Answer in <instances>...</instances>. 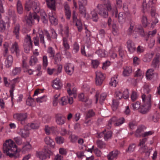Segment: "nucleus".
<instances>
[{
  "instance_id": "obj_1",
  "label": "nucleus",
  "mask_w": 160,
  "mask_h": 160,
  "mask_svg": "<svg viewBox=\"0 0 160 160\" xmlns=\"http://www.w3.org/2000/svg\"><path fill=\"white\" fill-rule=\"evenodd\" d=\"M3 150L4 153L10 157H15L16 152L20 151L17 149L15 142L11 139L6 141L3 144Z\"/></svg>"
},
{
  "instance_id": "obj_2",
  "label": "nucleus",
  "mask_w": 160,
  "mask_h": 160,
  "mask_svg": "<svg viewBox=\"0 0 160 160\" xmlns=\"http://www.w3.org/2000/svg\"><path fill=\"white\" fill-rule=\"evenodd\" d=\"M142 97L145 104L141 106L139 112L142 114H145L148 112L151 108V96H150L148 98H146L145 95L144 94L142 95Z\"/></svg>"
},
{
  "instance_id": "obj_3",
  "label": "nucleus",
  "mask_w": 160,
  "mask_h": 160,
  "mask_svg": "<svg viewBox=\"0 0 160 160\" xmlns=\"http://www.w3.org/2000/svg\"><path fill=\"white\" fill-rule=\"evenodd\" d=\"M25 9L27 11H29L32 9L35 13L39 12L40 9L39 3L37 1L29 0L26 2Z\"/></svg>"
},
{
  "instance_id": "obj_4",
  "label": "nucleus",
  "mask_w": 160,
  "mask_h": 160,
  "mask_svg": "<svg viewBox=\"0 0 160 160\" xmlns=\"http://www.w3.org/2000/svg\"><path fill=\"white\" fill-rule=\"evenodd\" d=\"M65 36H63L62 38V45L65 50H68L70 48V46L68 42V39H71V37H69L68 27L66 26L65 27L64 31Z\"/></svg>"
},
{
  "instance_id": "obj_5",
  "label": "nucleus",
  "mask_w": 160,
  "mask_h": 160,
  "mask_svg": "<svg viewBox=\"0 0 160 160\" xmlns=\"http://www.w3.org/2000/svg\"><path fill=\"white\" fill-rule=\"evenodd\" d=\"M107 3L104 4L103 5V7L105 9H107L106 10L108 12H110L112 13L116 18H117L118 16V11L117 8L116 7H112L111 4L109 0H106Z\"/></svg>"
},
{
  "instance_id": "obj_6",
  "label": "nucleus",
  "mask_w": 160,
  "mask_h": 160,
  "mask_svg": "<svg viewBox=\"0 0 160 160\" xmlns=\"http://www.w3.org/2000/svg\"><path fill=\"white\" fill-rule=\"evenodd\" d=\"M38 34L40 43L44 45L45 47L46 45L44 41V35L46 37L48 40L50 41L51 40V38L49 33L46 30H44L43 32L41 30L39 31Z\"/></svg>"
},
{
  "instance_id": "obj_7",
  "label": "nucleus",
  "mask_w": 160,
  "mask_h": 160,
  "mask_svg": "<svg viewBox=\"0 0 160 160\" xmlns=\"http://www.w3.org/2000/svg\"><path fill=\"white\" fill-rule=\"evenodd\" d=\"M14 118L19 122L22 125L26 123V121L27 118V115L26 113H16L13 116Z\"/></svg>"
},
{
  "instance_id": "obj_8",
  "label": "nucleus",
  "mask_w": 160,
  "mask_h": 160,
  "mask_svg": "<svg viewBox=\"0 0 160 160\" xmlns=\"http://www.w3.org/2000/svg\"><path fill=\"white\" fill-rule=\"evenodd\" d=\"M23 46L25 52L28 53L32 47V42L30 35H27L25 37Z\"/></svg>"
},
{
  "instance_id": "obj_9",
  "label": "nucleus",
  "mask_w": 160,
  "mask_h": 160,
  "mask_svg": "<svg viewBox=\"0 0 160 160\" xmlns=\"http://www.w3.org/2000/svg\"><path fill=\"white\" fill-rule=\"evenodd\" d=\"M49 152V151L45 149L40 151L37 152L36 155L40 159L45 160L47 158H50V155Z\"/></svg>"
},
{
  "instance_id": "obj_10",
  "label": "nucleus",
  "mask_w": 160,
  "mask_h": 160,
  "mask_svg": "<svg viewBox=\"0 0 160 160\" xmlns=\"http://www.w3.org/2000/svg\"><path fill=\"white\" fill-rule=\"evenodd\" d=\"M105 77L101 72L97 71L96 72V83L97 85H101L105 79Z\"/></svg>"
},
{
  "instance_id": "obj_11",
  "label": "nucleus",
  "mask_w": 160,
  "mask_h": 160,
  "mask_svg": "<svg viewBox=\"0 0 160 160\" xmlns=\"http://www.w3.org/2000/svg\"><path fill=\"white\" fill-rule=\"evenodd\" d=\"M97 8H98V12L99 15L105 18L108 16V12L106 9H105L103 5L98 4L97 6Z\"/></svg>"
},
{
  "instance_id": "obj_12",
  "label": "nucleus",
  "mask_w": 160,
  "mask_h": 160,
  "mask_svg": "<svg viewBox=\"0 0 160 160\" xmlns=\"http://www.w3.org/2000/svg\"><path fill=\"white\" fill-rule=\"evenodd\" d=\"M73 102V98L72 97H63L60 99L59 103L62 106H64L69 103L72 104Z\"/></svg>"
},
{
  "instance_id": "obj_13",
  "label": "nucleus",
  "mask_w": 160,
  "mask_h": 160,
  "mask_svg": "<svg viewBox=\"0 0 160 160\" xmlns=\"http://www.w3.org/2000/svg\"><path fill=\"white\" fill-rule=\"evenodd\" d=\"M52 10L51 12L49 13V20L51 23L53 25H56L58 24V20L56 18L55 10Z\"/></svg>"
},
{
  "instance_id": "obj_14",
  "label": "nucleus",
  "mask_w": 160,
  "mask_h": 160,
  "mask_svg": "<svg viewBox=\"0 0 160 160\" xmlns=\"http://www.w3.org/2000/svg\"><path fill=\"white\" fill-rule=\"evenodd\" d=\"M19 81L18 78H16L10 81L11 87L10 90L9 91L10 93V96L11 97L12 99L13 97V92L14 90V88L15 87V84L18 83Z\"/></svg>"
},
{
  "instance_id": "obj_15",
  "label": "nucleus",
  "mask_w": 160,
  "mask_h": 160,
  "mask_svg": "<svg viewBox=\"0 0 160 160\" xmlns=\"http://www.w3.org/2000/svg\"><path fill=\"white\" fill-rule=\"evenodd\" d=\"M27 127V126H25L24 128H20L17 130V133L20 135L22 138H26L29 136V131L25 129Z\"/></svg>"
},
{
  "instance_id": "obj_16",
  "label": "nucleus",
  "mask_w": 160,
  "mask_h": 160,
  "mask_svg": "<svg viewBox=\"0 0 160 160\" xmlns=\"http://www.w3.org/2000/svg\"><path fill=\"white\" fill-rule=\"evenodd\" d=\"M74 68V65L71 63H66L64 66L66 72L70 75H71L73 73Z\"/></svg>"
},
{
  "instance_id": "obj_17",
  "label": "nucleus",
  "mask_w": 160,
  "mask_h": 160,
  "mask_svg": "<svg viewBox=\"0 0 160 160\" xmlns=\"http://www.w3.org/2000/svg\"><path fill=\"white\" fill-rule=\"evenodd\" d=\"M55 121L56 123L59 125H62L65 123V118L59 114L56 115Z\"/></svg>"
},
{
  "instance_id": "obj_18",
  "label": "nucleus",
  "mask_w": 160,
  "mask_h": 160,
  "mask_svg": "<svg viewBox=\"0 0 160 160\" xmlns=\"http://www.w3.org/2000/svg\"><path fill=\"white\" fill-rule=\"evenodd\" d=\"M10 50L12 53H16V55L18 56L20 55V50L18 43L15 42L13 44L10 48Z\"/></svg>"
},
{
  "instance_id": "obj_19",
  "label": "nucleus",
  "mask_w": 160,
  "mask_h": 160,
  "mask_svg": "<svg viewBox=\"0 0 160 160\" xmlns=\"http://www.w3.org/2000/svg\"><path fill=\"white\" fill-rule=\"evenodd\" d=\"M127 47L129 51L131 53H133L135 51L136 47L134 43L132 41L128 40L127 42Z\"/></svg>"
},
{
  "instance_id": "obj_20",
  "label": "nucleus",
  "mask_w": 160,
  "mask_h": 160,
  "mask_svg": "<svg viewBox=\"0 0 160 160\" xmlns=\"http://www.w3.org/2000/svg\"><path fill=\"white\" fill-rule=\"evenodd\" d=\"M119 153V152L117 150L112 151L107 156L108 160H113L116 158Z\"/></svg>"
},
{
  "instance_id": "obj_21",
  "label": "nucleus",
  "mask_w": 160,
  "mask_h": 160,
  "mask_svg": "<svg viewBox=\"0 0 160 160\" xmlns=\"http://www.w3.org/2000/svg\"><path fill=\"white\" fill-rule=\"evenodd\" d=\"M13 61L12 56L11 55H9L6 57L5 62V66L7 68H9L12 64Z\"/></svg>"
},
{
  "instance_id": "obj_22",
  "label": "nucleus",
  "mask_w": 160,
  "mask_h": 160,
  "mask_svg": "<svg viewBox=\"0 0 160 160\" xmlns=\"http://www.w3.org/2000/svg\"><path fill=\"white\" fill-rule=\"evenodd\" d=\"M44 140L45 143L46 144L49 145L51 148H53L54 147L55 142L52 139H51L50 137H47L45 138Z\"/></svg>"
},
{
  "instance_id": "obj_23",
  "label": "nucleus",
  "mask_w": 160,
  "mask_h": 160,
  "mask_svg": "<svg viewBox=\"0 0 160 160\" xmlns=\"http://www.w3.org/2000/svg\"><path fill=\"white\" fill-rule=\"evenodd\" d=\"M64 7L65 9V12L67 18L69 19L71 16V11L68 5L66 3H64Z\"/></svg>"
},
{
  "instance_id": "obj_24",
  "label": "nucleus",
  "mask_w": 160,
  "mask_h": 160,
  "mask_svg": "<svg viewBox=\"0 0 160 160\" xmlns=\"http://www.w3.org/2000/svg\"><path fill=\"white\" fill-rule=\"evenodd\" d=\"M154 53L152 52H149L146 54L143 58V60L145 62H149L152 58Z\"/></svg>"
},
{
  "instance_id": "obj_25",
  "label": "nucleus",
  "mask_w": 160,
  "mask_h": 160,
  "mask_svg": "<svg viewBox=\"0 0 160 160\" xmlns=\"http://www.w3.org/2000/svg\"><path fill=\"white\" fill-rule=\"evenodd\" d=\"M48 7L51 10L55 9V0H46Z\"/></svg>"
},
{
  "instance_id": "obj_26",
  "label": "nucleus",
  "mask_w": 160,
  "mask_h": 160,
  "mask_svg": "<svg viewBox=\"0 0 160 160\" xmlns=\"http://www.w3.org/2000/svg\"><path fill=\"white\" fill-rule=\"evenodd\" d=\"M47 52L49 55L50 58H53L55 55V50L52 47H49L47 49Z\"/></svg>"
},
{
  "instance_id": "obj_27",
  "label": "nucleus",
  "mask_w": 160,
  "mask_h": 160,
  "mask_svg": "<svg viewBox=\"0 0 160 160\" xmlns=\"http://www.w3.org/2000/svg\"><path fill=\"white\" fill-rule=\"evenodd\" d=\"M20 25L18 24L16 25L13 31V33L15 36L16 38L19 39V38Z\"/></svg>"
},
{
  "instance_id": "obj_28",
  "label": "nucleus",
  "mask_w": 160,
  "mask_h": 160,
  "mask_svg": "<svg viewBox=\"0 0 160 160\" xmlns=\"http://www.w3.org/2000/svg\"><path fill=\"white\" fill-rule=\"evenodd\" d=\"M52 87L56 89H59L61 87L60 82V79L58 78H56L53 81L52 84Z\"/></svg>"
},
{
  "instance_id": "obj_29",
  "label": "nucleus",
  "mask_w": 160,
  "mask_h": 160,
  "mask_svg": "<svg viewBox=\"0 0 160 160\" xmlns=\"http://www.w3.org/2000/svg\"><path fill=\"white\" fill-rule=\"evenodd\" d=\"M154 70L152 69H148L146 73V77L148 79L150 80L153 78L154 76Z\"/></svg>"
},
{
  "instance_id": "obj_30",
  "label": "nucleus",
  "mask_w": 160,
  "mask_h": 160,
  "mask_svg": "<svg viewBox=\"0 0 160 160\" xmlns=\"http://www.w3.org/2000/svg\"><path fill=\"white\" fill-rule=\"evenodd\" d=\"M105 132V130L104 131L103 138L105 141H107L111 138L112 133L110 131H108L106 132Z\"/></svg>"
},
{
  "instance_id": "obj_31",
  "label": "nucleus",
  "mask_w": 160,
  "mask_h": 160,
  "mask_svg": "<svg viewBox=\"0 0 160 160\" xmlns=\"http://www.w3.org/2000/svg\"><path fill=\"white\" fill-rule=\"evenodd\" d=\"M8 14L9 16V18L13 21L14 23L16 21V15L15 11L13 10H9L8 11Z\"/></svg>"
},
{
  "instance_id": "obj_32",
  "label": "nucleus",
  "mask_w": 160,
  "mask_h": 160,
  "mask_svg": "<svg viewBox=\"0 0 160 160\" xmlns=\"http://www.w3.org/2000/svg\"><path fill=\"white\" fill-rule=\"evenodd\" d=\"M141 106L140 103L137 101L131 104V108L134 110H138L139 111Z\"/></svg>"
},
{
  "instance_id": "obj_33",
  "label": "nucleus",
  "mask_w": 160,
  "mask_h": 160,
  "mask_svg": "<svg viewBox=\"0 0 160 160\" xmlns=\"http://www.w3.org/2000/svg\"><path fill=\"white\" fill-rule=\"evenodd\" d=\"M160 57V54L158 53H157L156 54L153 60V61L152 62V65H154L155 66H154V67L155 68L156 67V66H157Z\"/></svg>"
},
{
  "instance_id": "obj_34",
  "label": "nucleus",
  "mask_w": 160,
  "mask_h": 160,
  "mask_svg": "<svg viewBox=\"0 0 160 160\" xmlns=\"http://www.w3.org/2000/svg\"><path fill=\"white\" fill-rule=\"evenodd\" d=\"M97 145L100 149L104 148L106 147V144L102 140H98L96 141Z\"/></svg>"
},
{
  "instance_id": "obj_35",
  "label": "nucleus",
  "mask_w": 160,
  "mask_h": 160,
  "mask_svg": "<svg viewBox=\"0 0 160 160\" xmlns=\"http://www.w3.org/2000/svg\"><path fill=\"white\" fill-rule=\"evenodd\" d=\"M132 72V69L131 67H126L123 71V75L124 76H128Z\"/></svg>"
},
{
  "instance_id": "obj_36",
  "label": "nucleus",
  "mask_w": 160,
  "mask_h": 160,
  "mask_svg": "<svg viewBox=\"0 0 160 160\" xmlns=\"http://www.w3.org/2000/svg\"><path fill=\"white\" fill-rule=\"evenodd\" d=\"M84 5L82 4H79V11L80 13L82 15V16L85 17L86 13V10Z\"/></svg>"
},
{
  "instance_id": "obj_37",
  "label": "nucleus",
  "mask_w": 160,
  "mask_h": 160,
  "mask_svg": "<svg viewBox=\"0 0 160 160\" xmlns=\"http://www.w3.org/2000/svg\"><path fill=\"white\" fill-rule=\"evenodd\" d=\"M17 10L18 13L22 14L23 12L22 7L20 0H18L17 4Z\"/></svg>"
},
{
  "instance_id": "obj_38",
  "label": "nucleus",
  "mask_w": 160,
  "mask_h": 160,
  "mask_svg": "<svg viewBox=\"0 0 160 160\" xmlns=\"http://www.w3.org/2000/svg\"><path fill=\"white\" fill-rule=\"evenodd\" d=\"M135 30H136V29L135 27V24L131 23L130 27L127 31V33L129 35H131L133 33Z\"/></svg>"
},
{
  "instance_id": "obj_39",
  "label": "nucleus",
  "mask_w": 160,
  "mask_h": 160,
  "mask_svg": "<svg viewBox=\"0 0 160 160\" xmlns=\"http://www.w3.org/2000/svg\"><path fill=\"white\" fill-rule=\"evenodd\" d=\"M143 92L144 93L143 95H144L145 96L146 98H148L149 96H150L151 97L150 95H149L147 97L146 96V95L145 94H148V93L150 91V89L149 88V86L147 84H145L142 90Z\"/></svg>"
},
{
  "instance_id": "obj_40",
  "label": "nucleus",
  "mask_w": 160,
  "mask_h": 160,
  "mask_svg": "<svg viewBox=\"0 0 160 160\" xmlns=\"http://www.w3.org/2000/svg\"><path fill=\"white\" fill-rule=\"evenodd\" d=\"M26 23L28 25H31L32 22V17L31 12H30L28 14V17L25 19Z\"/></svg>"
},
{
  "instance_id": "obj_41",
  "label": "nucleus",
  "mask_w": 160,
  "mask_h": 160,
  "mask_svg": "<svg viewBox=\"0 0 160 160\" xmlns=\"http://www.w3.org/2000/svg\"><path fill=\"white\" fill-rule=\"evenodd\" d=\"M31 148V145L29 143L27 142L23 146L22 148V151L23 152L28 151L30 150Z\"/></svg>"
},
{
  "instance_id": "obj_42",
  "label": "nucleus",
  "mask_w": 160,
  "mask_h": 160,
  "mask_svg": "<svg viewBox=\"0 0 160 160\" xmlns=\"http://www.w3.org/2000/svg\"><path fill=\"white\" fill-rule=\"evenodd\" d=\"M38 61L37 58L34 56H32L31 57L30 59L29 64L31 66L34 65Z\"/></svg>"
},
{
  "instance_id": "obj_43",
  "label": "nucleus",
  "mask_w": 160,
  "mask_h": 160,
  "mask_svg": "<svg viewBox=\"0 0 160 160\" xmlns=\"http://www.w3.org/2000/svg\"><path fill=\"white\" fill-rule=\"evenodd\" d=\"M96 53L100 57H105L106 56L105 51L104 50H98L96 52Z\"/></svg>"
},
{
  "instance_id": "obj_44",
  "label": "nucleus",
  "mask_w": 160,
  "mask_h": 160,
  "mask_svg": "<svg viewBox=\"0 0 160 160\" xmlns=\"http://www.w3.org/2000/svg\"><path fill=\"white\" fill-rule=\"evenodd\" d=\"M21 71V69L20 67H16L12 69V74L13 76H15L20 74Z\"/></svg>"
},
{
  "instance_id": "obj_45",
  "label": "nucleus",
  "mask_w": 160,
  "mask_h": 160,
  "mask_svg": "<svg viewBox=\"0 0 160 160\" xmlns=\"http://www.w3.org/2000/svg\"><path fill=\"white\" fill-rule=\"evenodd\" d=\"M142 23L143 26L144 27H147L149 24L148 21V19L145 16H143L142 19Z\"/></svg>"
},
{
  "instance_id": "obj_46",
  "label": "nucleus",
  "mask_w": 160,
  "mask_h": 160,
  "mask_svg": "<svg viewBox=\"0 0 160 160\" xmlns=\"http://www.w3.org/2000/svg\"><path fill=\"white\" fill-rule=\"evenodd\" d=\"M39 122H34L31 124H28L27 126H30L31 129H38L39 126Z\"/></svg>"
},
{
  "instance_id": "obj_47",
  "label": "nucleus",
  "mask_w": 160,
  "mask_h": 160,
  "mask_svg": "<svg viewBox=\"0 0 160 160\" xmlns=\"http://www.w3.org/2000/svg\"><path fill=\"white\" fill-rule=\"evenodd\" d=\"M95 115V113L92 110H90L88 111L87 113L85 119H87L88 118L94 116Z\"/></svg>"
},
{
  "instance_id": "obj_48",
  "label": "nucleus",
  "mask_w": 160,
  "mask_h": 160,
  "mask_svg": "<svg viewBox=\"0 0 160 160\" xmlns=\"http://www.w3.org/2000/svg\"><path fill=\"white\" fill-rule=\"evenodd\" d=\"M79 46L76 42H75L72 46V52L74 53H77L79 50Z\"/></svg>"
},
{
  "instance_id": "obj_49",
  "label": "nucleus",
  "mask_w": 160,
  "mask_h": 160,
  "mask_svg": "<svg viewBox=\"0 0 160 160\" xmlns=\"http://www.w3.org/2000/svg\"><path fill=\"white\" fill-rule=\"evenodd\" d=\"M42 65L43 67L46 68L48 65V57L46 55H44L42 57Z\"/></svg>"
},
{
  "instance_id": "obj_50",
  "label": "nucleus",
  "mask_w": 160,
  "mask_h": 160,
  "mask_svg": "<svg viewBox=\"0 0 160 160\" xmlns=\"http://www.w3.org/2000/svg\"><path fill=\"white\" fill-rule=\"evenodd\" d=\"M141 149L143 152L146 153H148L149 155L150 154L151 150H152V148H149L147 146L145 145L143 147H141Z\"/></svg>"
},
{
  "instance_id": "obj_51",
  "label": "nucleus",
  "mask_w": 160,
  "mask_h": 160,
  "mask_svg": "<svg viewBox=\"0 0 160 160\" xmlns=\"http://www.w3.org/2000/svg\"><path fill=\"white\" fill-rule=\"evenodd\" d=\"M76 25L77 27L78 30L79 32H81L82 29V24L81 21L80 20H78L76 22Z\"/></svg>"
},
{
  "instance_id": "obj_52",
  "label": "nucleus",
  "mask_w": 160,
  "mask_h": 160,
  "mask_svg": "<svg viewBox=\"0 0 160 160\" xmlns=\"http://www.w3.org/2000/svg\"><path fill=\"white\" fill-rule=\"evenodd\" d=\"M125 121V119L123 118H120L118 119H117V122L115 123V125L116 126L120 125L124 122Z\"/></svg>"
},
{
  "instance_id": "obj_53",
  "label": "nucleus",
  "mask_w": 160,
  "mask_h": 160,
  "mask_svg": "<svg viewBox=\"0 0 160 160\" xmlns=\"http://www.w3.org/2000/svg\"><path fill=\"white\" fill-rule=\"evenodd\" d=\"M55 140L57 143L58 144H61L64 142V139L62 137L58 136L56 138Z\"/></svg>"
},
{
  "instance_id": "obj_54",
  "label": "nucleus",
  "mask_w": 160,
  "mask_h": 160,
  "mask_svg": "<svg viewBox=\"0 0 160 160\" xmlns=\"http://www.w3.org/2000/svg\"><path fill=\"white\" fill-rule=\"evenodd\" d=\"M119 102L117 100L113 99L112 100V108L113 110H115L117 108Z\"/></svg>"
},
{
  "instance_id": "obj_55",
  "label": "nucleus",
  "mask_w": 160,
  "mask_h": 160,
  "mask_svg": "<svg viewBox=\"0 0 160 160\" xmlns=\"http://www.w3.org/2000/svg\"><path fill=\"white\" fill-rule=\"evenodd\" d=\"M118 82L114 78H112L109 82V84L111 86L115 87L116 86Z\"/></svg>"
},
{
  "instance_id": "obj_56",
  "label": "nucleus",
  "mask_w": 160,
  "mask_h": 160,
  "mask_svg": "<svg viewBox=\"0 0 160 160\" xmlns=\"http://www.w3.org/2000/svg\"><path fill=\"white\" fill-rule=\"evenodd\" d=\"M79 100L82 102H86L88 100L87 97H85L83 93H81L78 95Z\"/></svg>"
},
{
  "instance_id": "obj_57",
  "label": "nucleus",
  "mask_w": 160,
  "mask_h": 160,
  "mask_svg": "<svg viewBox=\"0 0 160 160\" xmlns=\"http://www.w3.org/2000/svg\"><path fill=\"white\" fill-rule=\"evenodd\" d=\"M70 142H75L78 139V137L75 135H71L69 137Z\"/></svg>"
},
{
  "instance_id": "obj_58",
  "label": "nucleus",
  "mask_w": 160,
  "mask_h": 160,
  "mask_svg": "<svg viewBox=\"0 0 160 160\" xmlns=\"http://www.w3.org/2000/svg\"><path fill=\"white\" fill-rule=\"evenodd\" d=\"M106 96L107 95L105 93H102L101 94L99 97V102L101 104H102L105 99Z\"/></svg>"
},
{
  "instance_id": "obj_59",
  "label": "nucleus",
  "mask_w": 160,
  "mask_h": 160,
  "mask_svg": "<svg viewBox=\"0 0 160 160\" xmlns=\"http://www.w3.org/2000/svg\"><path fill=\"white\" fill-rule=\"evenodd\" d=\"M47 99V97L45 96L39 97L36 99V101L38 102H42L46 101Z\"/></svg>"
},
{
  "instance_id": "obj_60",
  "label": "nucleus",
  "mask_w": 160,
  "mask_h": 160,
  "mask_svg": "<svg viewBox=\"0 0 160 160\" xmlns=\"http://www.w3.org/2000/svg\"><path fill=\"white\" fill-rule=\"evenodd\" d=\"M91 14L93 21L95 22L97 21L98 19V17L97 13L94 11H92L91 12Z\"/></svg>"
},
{
  "instance_id": "obj_61",
  "label": "nucleus",
  "mask_w": 160,
  "mask_h": 160,
  "mask_svg": "<svg viewBox=\"0 0 160 160\" xmlns=\"http://www.w3.org/2000/svg\"><path fill=\"white\" fill-rule=\"evenodd\" d=\"M34 99L31 98H28L26 100V104L29 106H32L33 104Z\"/></svg>"
},
{
  "instance_id": "obj_62",
  "label": "nucleus",
  "mask_w": 160,
  "mask_h": 160,
  "mask_svg": "<svg viewBox=\"0 0 160 160\" xmlns=\"http://www.w3.org/2000/svg\"><path fill=\"white\" fill-rule=\"evenodd\" d=\"M123 95V98L125 99H126L129 98V92L128 90L125 89L123 91V93H122Z\"/></svg>"
},
{
  "instance_id": "obj_63",
  "label": "nucleus",
  "mask_w": 160,
  "mask_h": 160,
  "mask_svg": "<svg viewBox=\"0 0 160 160\" xmlns=\"http://www.w3.org/2000/svg\"><path fill=\"white\" fill-rule=\"evenodd\" d=\"M54 60L56 63H59L61 61V56L59 53H57L54 57Z\"/></svg>"
},
{
  "instance_id": "obj_64",
  "label": "nucleus",
  "mask_w": 160,
  "mask_h": 160,
  "mask_svg": "<svg viewBox=\"0 0 160 160\" xmlns=\"http://www.w3.org/2000/svg\"><path fill=\"white\" fill-rule=\"evenodd\" d=\"M115 96L118 99H120L123 98L122 92L120 90L117 91L115 92Z\"/></svg>"
}]
</instances>
